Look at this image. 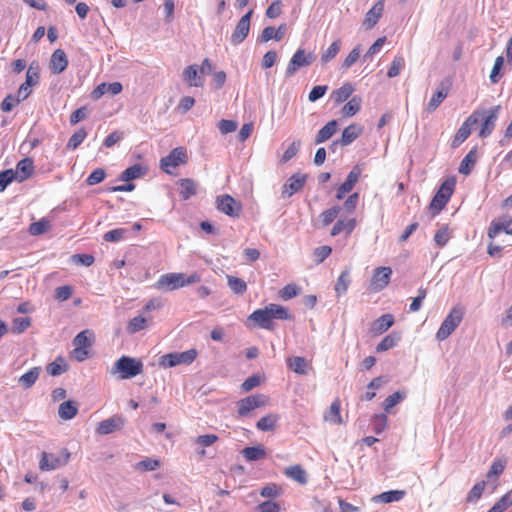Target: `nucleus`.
<instances>
[{"mask_svg":"<svg viewBox=\"0 0 512 512\" xmlns=\"http://www.w3.org/2000/svg\"><path fill=\"white\" fill-rule=\"evenodd\" d=\"M178 184L180 187V197L183 200H188L197 193V184L190 178L180 179Z\"/></svg>","mask_w":512,"mask_h":512,"instance_id":"nucleus-33","label":"nucleus"},{"mask_svg":"<svg viewBox=\"0 0 512 512\" xmlns=\"http://www.w3.org/2000/svg\"><path fill=\"white\" fill-rule=\"evenodd\" d=\"M50 221L42 218L37 222H33L29 225L28 231L31 235L37 236L46 233L50 229Z\"/></svg>","mask_w":512,"mask_h":512,"instance_id":"nucleus-48","label":"nucleus"},{"mask_svg":"<svg viewBox=\"0 0 512 512\" xmlns=\"http://www.w3.org/2000/svg\"><path fill=\"white\" fill-rule=\"evenodd\" d=\"M332 248L328 245L319 246L314 249L313 255L317 264L322 263L326 258L330 256Z\"/></svg>","mask_w":512,"mask_h":512,"instance_id":"nucleus-63","label":"nucleus"},{"mask_svg":"<svg viewBox=\"0 0 512 512\" xmlns=\"http://www.w3.org/2000/svg\"><path fill=\"white\" fill-rule=\"evenodd\" d=\"M361 176V169L359 166H354L349 172L346 180L337 188L336 199L342 200L347 193H349L358 182Z\"/></svg>","mask_w":512,"mask_h":512,"instance_id":"nucleus-19","label":"nucleus"},{"mask_svg":"<svg viewBox=\"0 0 512 512\" xmlns=\"http://www.w3.org/2000/svg\"><path fill=\"white\" fill-rule=\"evenodd\" d=\"M49 66L53 74H60L67 68L68 59L64 50L56 49L52 53Z\"/></svg>","mask_w":512,"mask_h":512,"instance_id":"nucleus-25","label":"nucleus"},{"mask_svg":"<svg viewBox=\"0 0 512 512\" xmlns=\"http://www.w3.org/2000/svg\"><path fill=\"white\" fill-rule=\"evenodd\" d=\"M356 226L357 220L355 217H341L333 225L330 235L334 237L344 233L346 236H349L354 231Z\"/></svg>","mask_w":512,"mask_h":512,"instance_id":"nucleus-21","label":"nucleus"},{"mask_svg":"<svg viewBox=\"0 0 512 512\" xmlns=\"http://www.w3.org/2000/svg\"><path fill=\"white\" fill-rule=\"evenodd\" d=\"M362 100L359 96L352 97L341 109L343 117H352L361 109Z\"/></svg>","mask_w":512,"mask_h":512,"instance_id":"nucleus-39","label":"nucleus"},{"mask_svg":"<svg viewBox=\"0 0 512 512\" xmlns=\"http://www.w3.org/2000/svg\"><path fill=\"white\" fill-rule=\"evenodd\" d=\"M293 316L289 310L280 305L270 303L264 308L257 309L248 316V321L252 322L255 326L266 329L274 330V320H292Z\"/></svg>","mask_w":512,"mask_h":512,"instance_id":"nucleus-1","label":"nucleus"},{"mask_svg":"<svg viewBox=\"0 0 512 512\" xmlns=\"http://www.w3.org/2000/svg\"><path fill=\"white\" fill-rule=\"evenodd\" d=\"M451 230L448 225L442 226L434 235V242L438 247H444L451 239Z\"/></svg>","mask_w":512,"mask_h":512,"instance_id":"nucleus-49","label":"nucleus"},{"mask_svg":"<svg viewBox=\"0 0 512 512\" xmlns=\"http://www.w3.org/2000/svg\"><path fill=\"white\" fill-rule=\"evenodd\" d=\"M31 325L30 317H18L14 318L12 321V331L14 333L20 334L28 329Z\"/></svg>","mask_w":512,"mask_h":512,"instance_id":"nucleus-58","label":"nucleus"},{"mask_svg":"<svg viewBox=\"0 0 512 512\" xmlns=\"http://www.w3.org/2000/svg\"><path fill=\"white\" fill-rule=\"evenodd\" d=\"M465 315V308L461 305L454 306L441 323L439 329L436 332V339L438 341H444L447 339L462 322Z\"/></svg>","mask_w":512,"mask_h":512,"instance_id":"nucleus-3","label":"nucleus"},{"mask_svg":"<svg viewBox=\"0 0 512 512\" xmlns=\"http://www.w3.org/2000/svg\"><path fill=\"white\" fill-rule=\"evenodd\" d=\"M501 107L500 105L494 106L489 110L486 109H477L473 113L478 114V122L482 121L478 136L482 139L490 136L496 126V121L498 119Z\"/></svg>","mask_w":512,"mask_h":512,"instance_id":"nucleus-7","label":"nucleus"},{"mask_svg":"<svg viewBox=\"0 0 512 512\" xmlns=\"http://www.w3.org/2000/svg\"><path fill=\"white\" fill-rule=\"evenodd\" d=\"M122 89L123 87L120 82L101 83L94 88V90L91 93V96L93 99L98 100L106 93L117 95L121 93Z\"/></svg>","mask_w":512,"mask_h":512,"instance_id":"nucleus-26","label":"nucleus"},{"mask_svg":"<svg viewBox=\"0 0 512 512\" xmlns=\"http://www.w3.org/2000/svg\"><path fill=\"white\" fill-rule=\"evenodd\" d=\"M512 224V218L505 216L499 221H492L488 228V236L495 238L501 231H506Z\"/></svg>","mask_w":512,"mask_h":512,"instance_id":"nucleus-34","label":"nucleus"},{"mask_svg":"<svg viewBox=\"0 0 512 512\" xmlns=\"http://www.w3.org/2000/svg\"><path fill=\"white\" fill-rule=\"evenodd\" d=\"M216 208L231 218H238L242 212L241 202L234 199L229 194H223L216 198Z\"/></svg>","mask_w":512,"mask_h":512,"instance_id":"nucleus-10","label":"nucleus"},{"mask_svg":"<svg viewBox=\"0 0 512 512\" xmlns=\"http://www.w3.org/2000/svg\"><path fill=\"white\" fill-rule=\"evenodd\" d=\"M39 80V65L36 62H32L27 69L25 83L27 85L35 86L39 83Z\"/></svg>","mask_w":512,"mask_h":512,"instance_id":"nucleus-51","label":"nucleus"},{"mask_svg":"<svg viewBox=\"0 0 512 512\" xmlns=\"http://www.w3.org/2000/svg\"><path fill=\"white\" fill-rule=\"evenodd\" d=\"M392 275L390 267L382 266L373 271L369 289L373 292H379L388 286Z\"/></svg>","mask_w":512,"mask_h":512,"instance_id":"nucleus-14","label":"nucleus"},{"mask_svg":"<svg viewBox=\"0 0 512 512\" xmlns=\"http://www.w3.org/2000/svg\"><path fill=\"white\" fill-rule=\"evenodd\" d=\"M350 283H351L350 270L348 268H346L345 270H343L341 272V274L339 275L337 282L335 284L334 289H335L336 295L339 297V296L346 294Z\"/></svg>","mask_w":512,"mask_h":512,"instance_id":"nucleus-37","label":"nucleus"},{"mask_svg":"<svg viewBox=\"0 0 512 512\" xmlns=\"http://www.w3.org/2000/svg\"><path fill=\"white\" fill-rule=\"evenodd\" d=\"M197 357L195 349H189L184 352H174L162 355L159 359V365L163 368H171L177 365H189Z\"/></svg>","mask_w":512,"mask_h":512,"instance_id":"nucleus-8","label":"nucleus"},{"mask_svg":"<svg viewBox=\"0 0 512 512\" xmlns=\"http://www.w3.org/2000/svg\"><path fill=\"white\" fill-rule=\"evenodd\" d=\"M183 79L189 87H202L204 85V75L200 74V69L195 64L184 69Z\"/></svg>","mask_w":512,"mask_h":512,"instance_id":"nucleus-23","label":"nucleus"},{"mask_svg":"<svg viewBox=\"0 0 512 512\" xmlns=\"http://www.w3.org/2000/svg\"><path fill=\"white\" fill-rule=\"evenodd\" d=\"M307 176L302 173H295L288 178L282 187V198H289L295 193L299 192L305 185Z\"/></svg>","mask_w":512,"mask_h":512,"instance_id":"nucleus-17","label":"nucleus"},{"mask_svg":"<svg viewBox=\"0 0 512 512\" xmlns=\"http://www.w3.org/2000/svg\"><path fill=\"white\" fill-rule=\"evenodd\" d=\"M16 178L21 182L28 179L34 172V164L31 158H23L16 165Z\"/></svg>","mask_w":512,"mask_h":512,"instance_id":"nucleus-29","label":"nucleus"},{"mask_svg":"<svg viewBox=\"0 0 512 512\" xmlns=\"http://www.w3.org/2000/svg\"><path fill=\"white\" fill-rule=\"evenodd\" d=\"M22 100L18 97V95H7L2 101L0 108L3 112H10L12 109L17 106Z\"/></svg>","mask_w":512,"mask_h":512,"instance_id":"nucleus-62","label":"nucleus"},{"mask_svg":"<svg viewBox=\"0 0 512 512\" xmlns=\"http://www.w3.org/2000/svg\"><path fill=\"white\" fill-rule=\"evenodd\" d=\"M455 184L456 181L453 177L447 178L441 184L429 205V209L432 212L433 216L440 213V211L443 210L444 207L447 205L454 192Z\"/></svg>","mask_w":512,"mask_h":512,"instance_id":"nucleus-5","label":"nucleus"},{"mask_svg":"<svg viewBox=\"0 0 512 512\" xmlns=\"http://www.w3.org/2000/svg\"><path fill=\"white\" fill-rule=\"evenodd\" d=\"M227 284L229 288L237 295H242L247 291V284L246 282L238 277L227 275Z\"/></svg>","mask_w":512,"mask_h":512,"instance_id":"nucleus-44","label":"nucleus"},{"mask_svg":"<svg viewBox=\"0 0 512 512\" xmlns=\"http://www.w3.org/2000/svg\"><path fill=\"white\" fill-rule=\"evenodd\" d=\"M78 413V406L75 402L68 400L62 402L58 408L59 417L63 420L73 419Z\"/></svg>","mask_w":512,"mask_h":512,"instance_id":"nucleus-35","label":"nucleus"},{"mask_svg":"<svg viewBox=\"0 0 512 512\" xmlns=\"http://www.w3.org/2000/svg\"><path fill=\"white\" fill-rule=\"evenodd\" d=\"M478 114L472 113L466 120L462 123L461 127L456 132L452 145L454 147L462 144L471 134V127L478 123Z\"/></svg>","mask_w":512,"mask_h":512,"instance_id":"nucleus-20","label":"nucleus"},{"mask_svg":"<svg viewBox=\"0 0 512 512\" xmlns=\"http://www.w3.org/2000/svg\"><path fill=\"white\" fill-rule=\"evenodd\" d=\"M506 465H507V459L506 458H497L495 459L487 474H486V477L487 479H492V478H497L499 477L505 470L506 468Z\"/></svg>","mask_w":512,"mask_h":512,"instance_id":"nucleus-42","label":"nucleus"},{"mask_svg":"<svg viewBox=\"0 0 512 512\" xmlns=\"http://www.w3.org/2000/svg\"><path fill=\"white\" fill-rule=\"evenodd\" d=\"M253 15V10L250 9L245 15H243L238 21L232 35L230 41L233 45H239L242 43L249 34L251 18Z\"/></svg>","mask_w":512,"mask_h":512,"instance_id":"nucleus-15","label":"nucleus"},{"mask_svg":"<svg viewBox=\"0 0 512 512\" xmlns=\"http://www.w3.org/2000/svg\"><path fill=\"white\" fill-rule=\"evenodd\" d=\"M143 372L141 360L129 356L120 357L113 365L111 373L118 374L120 379H130Z\"/></svg>","mask_w":512,"mask_h":512,"instance_id":"nucleus-4","label":"nucleus"},{"mask_svg":"<svg viewBox=\"0 0 512 512\" xmlns=\"http://www.w3.org/2000/svg\"><path fill=\"white\" fill-rule=\"evenodd\" d=\"M315 60V56L313 53H306L304 49H298L292 58L290 59L287 68H286V76L290 77L294 75L298 69L302 67L310 66Z\"/></svg>","mask_w":512,"mask_h":512,"instance_id":"nucleus-11","label":"nucleus"},{"mask_svg":"<svg viewBox=\"0 0 512 512\" xmlns=\"http://www.w3.org/2000/svg\"><path fill=\"white\" fill-rule=\"evenodd\" d=\"M269 402V398L264 394L251 395L238 402V415L243 417L248 415L252 410L265 406Z\"/></svg>","mask_w":512,"mask_h":512,"instance_id":"nucleus-13","label":"nucleus"},{"mask_svg":"<svg viewBox=\"0 0 512 512\" xmlns=\"http://www.w3.org/2000/svg\"><path fill=\"white\" fill-rule=\"evenodd\" d=\"M338 123L336 120L329 121L317 133L315 137V144L323 143L329 140L337 131Z\"/></svg>","mask_w":512,"mask_h":512,"instance_id":"nucleus-32","label":"nucleus"},{"mask_svg":"<svg viewBox=\"0 0 512 512\" xmlns=\"http://www.w3.org/2000/svg\"><path fill=\"white\" fill-rule=\"evenodd\" d=\"M279 420L278 415L270 414L259 419L256 424L257 429L261 431H271L276 427V423Z\"/></svg>","mask_w":512,"mask_h":512,"instance_id":"nucleus-46","label":"nucleus"},{"mask_svg":"<svg viewBox=\"0 0 512 512\" xmlns=\"http://www.w3.org/2000/svg\"><path fill=\"white\" fill-rule=\"evenodd\" d=\"M485 487H486V482L485 481H479L477 482L472 488L471 490L468 492L467 496H466V501L468 503H474L476 501H478L484 490H485Z\"/></svg>","mask_w":512,"mask_h":512,"instance_id":"nucleus-52","label":"nucleus"},{"mask_svg":"<svg viewBox=\"0 0 512 512\" xmlns=\"http://www.w3.org/2000/svg\"><path fill=\"white\" fill-rule=\"evenodd\" d=\"M341 211L340 206H332L331 208H328L320 213V220L322 222L323 226L330 225L338 216V214Z\"/></svg>","mask_w":512,"mask_h":512,"instance_id":"nucleus-50","label":"nucleus"},{"mask_svg":"<svg viewBox=\"0 0 512 512\" xmlns=\"http://www.w3.org/2000/svg\"><path fill=\"white\" fill-rule=\"evenodd\" d=\"M67 369L68 365L66 364L64 358L62 357H58L56 360H54L47 366V372L51 376H58L66 372Z\"/></svg>","mask_w":512,"mask_h":512,"instance_id":"nucleus-47","label":"nucleus"},{"mask_svg":"<svg viewBox=\"0 0 512 512\" xmlns=\"http://www.w3.org/2000/svg\"><path fill=\"white\" fill-rule=\"evenodd\" d=\"M362 133L363 127L359 124L353 123L344 128L340 140L334 141L331 147L336 146L338 143L342 146H347L355 141Z\"/></svg>","mask_w":512,"mask_h":512,"instance_id":"nucleus-22","label":"nucleus"},{"mask_svg":"<svg viewBox=\"0 0 512 512\" xmlns=\"http://www.w3.org/2000/svg\"><path fill=\"white\" fill-rule=\"evenodd\" d=\"M404 66H405V60L402 56L394 57L391 65L388 69L387 76L389 78L397 77L400 74V72L402 71V69L404 68Z\"/></svg>","mask_w":512,"mask_h":512,"instance_id":"nucleus-56","label":"nucleus"},{"mask_svg":"<svg viewBox=\"0 0 512 512\" xmlns=\"http://www.w3.org/2000/svg\"><path fill=\"white\" fill-rule=\"evenodd\" d=\"M511 505L512 491H508L487 512H504Z\"/></svg>","mask_w":512,"mask_h":512,"instance_id":"nucleus-45","label":"nucleus"},{"mask_svg":"<svg viewBox=\"0 0 512 512\" xmlns=\"http://www.w3.org/2000/svg\"><path fill=\"white\" fill-rule=\"evenodd\" d=\"M201 277L196 272L185 277L183 273H167L158 279L156 287L158 289L166 288L168 290H176L184 286L200 282Z\"/></svg>","mask_w":512,"mask_h":512,"instance_id":"nucleus-2","label":"nucleus"},{"mask_svg":"<svg viewBox=\"0 0 512 512\" xmlns=\"http://www.w3.org/2000/svg\"><path fill=\"white\" fill-rule=\"evenodd\" d=\"M125 419L121 415H113L112 417L102 420L96 427V433L99 435H108L123 428Z\"/></svg>","mask_w":512,"mask_h":512,"instance_id":"nucleus-18","label":"nucleus"},{"mask_svg":"<svg viewBox=\"0 0 512 512\" xmlns=\"http://www.w3.org/2000/svg\"><path fill=\"white\" fill-rule=\"evenodd\" d=\"M340 49H341V40L337 39L321 55V62L328 63L329 61H331L333 58L336 57V55L339 53Z\"/></svg>","mask_w":512,"mask_h":512,"instance_id":"nucleus-54","label":"nucleus"},{"mask_svg":"<svg viewBox=\"0 0 512 512\" xmlns=\"http://www.w3.org/2000/svg\"><path fill=\"white\" fill-rule=\"evenodd\" d=\"M93 339L94 333L89 329L78 333L73 340L74 349L71 352L72 357L78 362H83L89 358Z\"/></svg>","mask_w":512,"mask_h":512,"instance_id":"nucleus-6","label":"nucleus"},{"mask_svg":"<svg viewBox=\"0 0 512 512\" xmlns=\"http://www.w3.org/2000/svg\"><path fill=\"white\" fill-rule=\"evenodd\" d=\"M187 159L186 149L184 147H177L160 160V167L167 174H172L173 169L181 164H185Z\"/></svg>","mask_w":512,"mask_h":512,"instance_id":"nucleus-9","label":"nucleus"},{"mask_svg":"<svg viewBox=\"0 0 512 512\" xmlns=\"http://www.w3.org/2000/svg\"><path fill=\"white\" fill-rule=\"evenodd\" d=\"M394 316L392 314H384L377 318L371 326V333L374 336L383 334L394 324Z\"/></svg>","mask_w":512,"mask_h":512,"instance_id":"nucleus-27","label":"nucleus"},{"mask_svg":"<svg viewBox=\"0 0 512 512\" xmlns=\"http://www.w3.org/2000/svg\"><path fill=\"white\" fill-rule=\"evenodd\" d=\"M324 420L336 425L344 423V420L341 416V401L339 398H335L333 400L328 411L324 415Z\"/></svg>","mask_w":512,"mask_h":512,"instance_id":"nucleus-28","label":"nucleus"},{"mask_svg":"<svg viewBox=\"0 0 512 512\" xmlns=\"http://www.w3.org/2000/svg\"><path fill=\"white\" fill-rule=\"evenodd\" d=\"M242 454L248 461H256L266 456V452L261 446L246 447Z\"/></svg>","mask_w":512,"mask_h":512,"instance_id":"nucleus-53","label":"nucleus"},{"mask_svg":"<svg viewBox=\"0 0 512 512\" xmlns=\"http://www.w3.org/2000/svg\"><path fill=\"white\" fill-rule=\"evenodd\" d=\"M145 327L146 319L142 316H136L129 321L127 325V330L129 333L134 334L136 332L143 330Z\"/></svg>","mask_w":512,"mask_h":512,"instance_id":"nucleus-61","label":"nucleus"},{"mask_svg":"<svg viewBox=\"0 0 512 512\" xmlns=\"http://www.w3.org/2000/svg\"><path fill=\"white\" fill-rule=\"evenodd\" d=\"M400 340V334L396 332H392L386 335L376 346V352H384L387 351L397 345Z\"/></svg>","mask_w":512,"mask_h":512,"instance_id":"nucleus-41","label":"nucleus"},{"mask_svg":"<svg viewBox=\"0 0 512 512\" xmlns=\"http://www.w3.org/2000/svg\"><path fill=\"white\" fill-rule=\"evenodd\" d=\"M281 493L282 488L275 483L264 486L260 491V495L265 498H274L281 495Z\"/></svg>","mask_w":512,"mask_h":512,"instance_id":"nucleus-64","label":"nucleus"},{"mask_svg":"<svg viewBox=\"0 0 512 512\" xmlns=\"http://www.w3.org/2000/svg\"><path fill=\"white\" fill-rule=\"evenodd\" d=\"M288 367L295 373L300 375L307 374L308 363L304 357L296 356L287 359Z\"/></svg>","mask_w":512,"mask_h":512,"instance_id":"nucleus-40","label":"nucleus"},{"mask_svg":"<svg viewBox=\"0 0 512 512\" xmlns=\"http://www.w3.org/2000/svg\"><path fill=\"white\" fill-rule=\"evenodd\" d=\"M405 398V394L399 391L389 395L383 402V408L386 413H390L391 409Z\"/></svg>","mask_w":512,"mask_h":512,"instance_id":"nucleus-55","label":"nucleus"},{"mask_svg":"<svg viewBox=\"0 0 512 512\" xmlns=\"http://www.w3.org/2000/svg\"><path fill=\"white\" fill-rule=\"evenodd\" d=\"M353 92L354 86L351 83L346 82L331 93V99L335 104H341L349 99Z\"/></svg>","mask_w":512,"mask_h":512,"instance_id":"nucleus-31","label":"nucleus"},{"mask_svg":"<svg viewBox=\"0 0 512 512\" xmlns=\"http://www.w3.org/2000/svg\"><path fill=\"white\" fill-rule=\"evenodd\" d=\"M452 87L451 79L447 78L442 80L437 86L436 91L431 96L428 104L427 111L433 112L435 111L440 104L446 99Z\"/></svg>","mask_w":512,"mask_h":512,"instance_id":"nucleus-16","label":"nucleus"},{"mask_svg":"<svg viewBox=\"0 0 512 512\" xmlns=\"http://www.w3.org/2000/svg\"><path fill=\"white\" fill-rule=\"evenodd\" d=\"M142 175V167L138 164L128 167L122 172L121 180L131 181Z\"/></svg>","mask_w":512,"mask_h":512,"instance_id":"nucleus-59","label":"nucleus"},{"mask_svg":"<svg viewBox=\"0 0 512 512\" xmlns=\"http://www.w3.org/2000/svg\"><path fill=\"white\" fill-rule=\"evenodd\" d=\"M285 475L298 482L299 484H306V472L301 465H292L284 470Z\"/></svg>","mask_w":512,"mask_h":512,"instance_id":"nucleus-38","label":"nucleus"},{"mask_svg":"<svg viewBox=\"0 0 512 512\" xmlns=\"http://www.w3.org/2000/svg\"><path fill=\"white\" fill-rule=\"evenodd\" d=\"M70 458V453L67 449H63L61 452V456H56L51 453L43 452L41 454V459L39 462V468L42 471H50L57 469L63 465H65Z\"/></svg>","mask_w":512,"mask_h":512,"instance_id":"nucleus-12","label":"nucleus"},{"mask_svg":"<svg viewBox=\"0 0 512 512\" xmlns=\"http://www.w3.org/2000/svg\"><path fill=\"white\" fill-rule=\"evenodd\" d=\"M477 161V153L476 150L473 149L469 151L466 156L462 159L459 166V173L463 175H469L475 166Z\"/></svg>","mask_w":512,"mask_h":512,"instance_id":"nucleus-36","label":"nucleus"},{"mask_svg":"<svg viewBox=\"0 0 512 512\" xmlns=\"http://www.w3.org/2000/svg\"><path fill=\"white\" fill-rule=\"evenodd\" d=\"M384 11V0L377 1L372 8L366 13L363 25L366 29L373 28L379 19L381 18Z\"/></svg>","mask_w":512,"mask_h":512,"instance_id":"nucleus-24","label":"nucleus"},{"mask_svg":"<svg viewBox=\"0 0 512 512\" xmlns=\"http://www.w3.org/2000/svg\"><path fill=\"white\" fill-rule=\"evenodd\" d=\"M87 137V132L84 128L77 130L69 139L67 148L76 149Z\"/></svg>","mask_w":512,"mask_h":512,"instance_id":"nucleus-57","label":"nucleus"},{"mask_svg":"<svg viewBox=\"0 0 512 512\" xmlns=\"http://www.w3.org/2000/svg\"><path fill=\"white\" fill-rule=\"evenodd\" d=\"M40 372V367H34L30 369L28 372H26L19 378V383L26 389L30 388L39 378Z\"/></svg>","mask_w":512,"mask_h":512,"instance_id":"nucleus-43","label":"nucleus"},{"mask_svg":"<svg viewBox=\"0 0 512 512\" xmlns=\"http://www.w3.org/2000/svg\"><path fill=\"white\" fill-rule=\"evenodd\" d=\"M300 288L296 284H287L279 291V297L283 300H290L296 297Z\"/></svg>","mask_w":512,"mask_h":512,"instance_id":"nucleus-60","label":"nucleus"},{"mask_svg":"<svg viewBox=\"0 0 512 512\" xmlns=\"http://www.w3.org/2000/svg\"><path fill=\"white\" fill-rule=\"evenodd\" d=\"M405 495V490H390L374 496L372 501L376 503H392L402 500Z\"/></svg>","mask_w":512,"mask_h":512,"instance_id":"nucleus-30","label":"nucleus"}]
</instances>
